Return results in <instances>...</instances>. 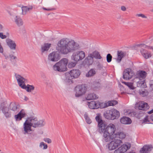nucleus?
<instances>
[{
	"mask_svg": "<svg viewBox=\"0 0 153 153\" xmlns=\"http://www.w3.org/2000/svg\"><path fill=\"white\" fill-rule=\"evenodd\" d=\"M140 94L143 97H144L146 96L148 94V93L146 91H140Z\"/></svg>",
	"mask_w": 153,
	"mask_h": 153,
	"instance_id": "obj_41",
	"label": "nucleus"
},
{
	"mask_svg": "<svg viewBox=\"0 0 153 153\" xmlns=\"http://www.w3.org/2000/svg\"><path fill=\"white\" fill-rule=\"evenodd\" d=\"M7 36L5 35H4L2 33H0V37L2 39H5Z\"/></svg>",
	"mask_w": 153,
	"mask_h": 153,
	"instance_id": "obj_50",
	"label": "nucleus"
},
{
	"mask_svg": "<svg viewBox=\"0 0 153 153\" xmlns=\"http://www.w3.org/2000/svg\"><path fill=\"white\" fill-rule=\"evenodd\" d=\"M85 53L83 51H77L73 53L71 56L72 60L77 62L78 61L81 60L85 57Z\"/></svg>",
	"mask_w": 153,
	"mask_h": 153,
	"instance_id": "obj_9",
	"label": "nucleus"
},
{
	"mask_svg": "<svg viewBox=\"0 0 153 153\" xmlns=\"http://www.w3.org/2000/svg\"><path fill=\"white\" fill-rule=\"evenodd\" d=\"M1 150L0 149V152H1Z\"/></svg>",
	"mask_w": 153,
	"mask_h": 153,
	"instance_id": "obj_61",
	"label": "nucleus"
},
{
	"mask_svg": "<svg viewBox=\"0 0 153 153\" xmlns=\"http://www.w3.org/2000/svg\"><path fill=\"white\" fill-rule=\"evenodd\" d=\"M111 114L112 120L117 119L120 115L119 111L114 108L111 109Z\"/></svg>",
	"mask_w": 153,
	"mask_h": 153,
	"instance_id": "obj_21",
	"label": "nucleus"
},
{
	"mask_svg": "<svg viewBox=\"0 0 153 153\" xmlns=\"http://www.w3.org/2000/svg\"><path fill=\"white\" fill-rule=\"evenodd\" d=\"M95 119L98 123V130L100 134L103 133L107 126L105 121L103 120L101 117L97 116Z\"/></svg>",
	"mask_w": 153,
	"mask_h": 153,
	"instance_id": "obj_8",
	"label": "nucleus"
},
{
	"mask_svg": "<svg viewBox=\"0 0 153 153\" xmlns=\"http://www.w3.org/2000/svg\"><path fill=\"white\" fill-rule=\"evenodd\" d=\"M91 54H92L93 58H94L97 59H101L102 58L100 54L97 51H94Z\"/></svg>",
	"mask_w": 153,
	"mask_h": 153,
	"instance_id": "obj_30",
	"label": "nucleus"
},
{
	"mask_svg": "<svg viewBox=\"0 0 153 153\" xmlns=\"http://www.w3.org/2000/svg\"><path fill=\"white\" fill-rule=\"evenodd\" d=\"M85 117L86 123L88 124H90L91 123V121L87 114L85 115Z\"/></svg>",
	"mask_w": 153,
	"mask_h": 153,
	"instance_id": "obj_39",
	"label": "nucleus"
},
{
	"mask_svg": "<svg viewBox=\"0 0 153 153\" xmlns=\"http://www.w3.org/2000/svg\"><path fill=\"white\" fill-rule=\"evenodd\" d=\"M143 56L145 59H147L151 56V53L148 52L147 54H143Z\"/></svg>",
	"mask_w": 153,
	"mask_h": 153,
	"instance_id": "obj_45",
	"label": "nucleus"
},
{
	"mask_svg": "<svg viewBox=\"0 0 153 153\" xmlns=\"http://www.w3.org/2000/svg\"><path fill=\"white\" fill-rule=\"evenodd\" d=\"M96 74V71L94 69H91L86 74L87 77H89L94 76Z\"/></svg>",
	"mask_w": 153,
	"mask_h": 153,
	"instance_id": "obj_33",
	"label": "nucleus"
},
{
	"mask_svg": "<svg viewBox=\"0 0 153 153\" xmlns=\"http://www.w3.org/2000/svg\"><path fill=\"white\" fill-rule=\"evenodd\" d=\"M153 113V109L151 110L150 111L148 112V113L149 114H151Z\"/></svg>",
	"mask_w": 153,
	"mask_h": 153,
	"instance_id": "obj_54",
	"label": "nucleus"
},
{
	"mask_svg": "<svg viewBox=\"0 0 153 153\" xmlns=\"http://www.w3.org/2000/svg\"><path fill=\"white\" fill-rule=\"evenodd\" d=\"M22 88L25 89L27 92H30L32 91H33L35 88L34 87L33 85H30L29 84L27 85L26 86H22Z\"/></svg>",
	"mask_w": 153,
	"mask_h": 153,
	"instance_id": "obj_27",
	"label": "nucleus"
},
{
	"mask_svg": "<svg viewBox=\"0 0 153 153\" xmlns=\"http://www.w3.org/2000/svg\"><path fill=\"white\" fill-rule=\"evenodd\" d=\"M103 102H100L99 101H91L88 102V105L89 107L91 109H97L99 108H104L103 105L102 104Z\"/></svg>",
	"mask_w": 153,
	"mask_h": 153,
	"instance_id": "obj_11",
	"label": "nucleus"
},
{
	"mask_svg": "<svg viewBox=\"0 0 153 153\" xmlns=\"http://www.w3.org/2000/svg\"><path fill=\"white\" fill-rule=\"evenodd\" d=\"M136 16L138 17H141L144 18H147L146 16L143 14H137L136 15Z\"/></svg>",
	"mask_w": 153,
	"mask_h": 153,
	"instance_id": "obj_47",
	"label": "nucleus"
},
{
	"mask_svg": "<svg viewBox=\"0 0 153 153\" xmlns=\"http://www.w3.org/2000/svg\"><path fill=\"white\" fill-rule=\"evenodd\" d=\"M15 22L18 26H22L23 24V22L22 19L19 17L16 16L15 18Z\"/></svg>",
	"mask_w": 153,
	"mask_h": 153,
	"instance_id": "obj_28",
	"label": "nucleus"
},
{
	"mask_svg": "<svg viewBox=\"0 0 153 153\" xmlns=\"http://www.w3.org/2000/svg\"><path fill=\"white\" fill-rule=\"evenodd\" d=\"M93 85V88L94 90H96L99 89L101 87L100 83L97 82H95L94 84Z\"/></svg>",
	"mask_w": 153,
	"mask_h": 153,
	"instance_id": "obj_35",
	"label": "nucleus"
},
{
	"mask_svg": "<svg viewBox=\"0 0 153 153\" xmlns=\"http://www.w3.org/2000/svg\"><path fill=\"white\" fill-rule=\"evenodd\" d=\"M116 130L115 126L113 124L110 123L106 126L102 133V139L103 141L108 142L114 139L106 145V147L109 150L116 149L123 143L121 140L119 139H115L114 137V134Z\"/></svg>",
	"mask_w": 153,
	"mask_h": 153,
	"instance_id": "obj_1",
	"label": "nucleus"
},
{
	"mask_svg": "<svg viewBox=\"0 0 153 153\" xmlns=\"http://www.w3.org/2000/svg\"><path fill=\"white\" fill-rule=\"evenodd\" d=\"M128 153H135L133 151H130Z\"/></svg>",
	"mask_w": 153,
	"mask_h": 153,
	"instance_id": "obj_57",
	"label": "nucleus"
},
{
	"mask_svg": "<svg viewBox=\"0 0 153 153\" xmlns=\"http://www.w3.org/2000/svg\"><path fill=\"white\" fill-rule=\"evenodd\" d=\"M2 111L5 116L7 118H9L11 117V114L8 111V110L6 107H4L2 109Z\"/></svg>",
	"mask_w": 153,
	"mask_h": 153,
	"instance_id": "obj_31",
	"label": "nucleus"
},
{
	"mask_svg": "<svg viewBox=\"0 0 153 153\" xmlns=\"http://www.w3.org/2000/svg\"><path fill=\"white\" fill-rule=\"evenodd\" d=\"M125 53L121 51H118L117 52V57L116 59V61L117 62H120L122 58L125 56Z\"/></svg>",
	"mask_w": 153,
	"mask_h": 153,
	"instance_id": "obj_24",
	"label": "nucleus"
},
{
	"mask_svg": "<svg viewBox=\"0 0 153 153\" xmlns=\"http://www.w3.org/2000/svg\"><path fill=\"white\" fill-rule=\"evenodd\" d=\"M130 89H133L134 87L133 86V83L131 82H123Z\"/></svg>",
	"mask_w": 153,
	"mask_h": 153,
	"instance_id": "obj_38",
	"label": "nucleus"
},
{
	"mask_svg": "<svg viewBox=\"0 0 153 153\" xmlns=\"http://www.w3.org/2000/svg\"><path fill=\"white\" fill-rule=\"evenodd\" d=\"M1 153H4V152H1Z\"/></svg>",
	"mask_w": 153,
	"mask_h": 153,
	"instance_id": "obj_60",
	"label": "nucleus"
},
{
	"mask_svg": "<svg viewBox=\"0 0 153 153\" xmlns=\"http://www.w3.org/2000/svg\"><path fill=\"white\" fill-rule=\"evenodd\" d=\"M68 62L67 58H63L53 66L54 71L59 72H64L67 70V65Z\"/></svg>",
	"mask_w": 153,
	"mask_h": 153,
	"instance_id": "obj_4",
	"label": "nucleus"
},
{
	"mask_svg": "<svg viewBox=\"0 0 153 153\" xmlns=\"http://www.w3.org/2000/svg\"><path fill=\"white\" fill-rule=\"evenodd\" d=\"M114 134L116 137H117L121 139H124L126 136V134L123 131L118 132Z\"/></svg>",
	"mask_w": 153,
	"mask_h": 153,
	"instance_id": "obj_29",
	"label": "nucleus"
},
{
	"mask_svg": "<svg viewBox=\"0 0 153 153\" xmlns=\"http://www.w3.org/2000/svg\"><path fill=\"white\" fill-rule=\"evenodd\" d=\"M43 146V149H46L48 148L47 145L45 143L43 142H41L39 144V147L42 148V146Z\"/></svg>",
	"mask_w": 153,
	"mask_h": 153,
	"instance_id": "obj_42",
	"label": "nucleus"
},
{
	"mask_svg": "<svg viewBox=\"0 0 153 153\" xmlns=\"http://www.w3.org/2000/svg\"><path fill=\"white\" fill-rule=\"evenodd\" d=\"M79 48V44L74 40L64 38L58 41L56 49L60 53L65 55Z\"/></svg>",
	"mask_w": 153,
	"mask_h": 153,
	"instance_id": "obj_2",
	"label": "nucleus"
},
{
	"mask_svg": "<svg viewBox=\"0 0 153 153\" xmlns=\"http://www.w3.org/2000/svg\"><path fill=\"white\" fill-rule=\"evenodd\" d=\"M144 114V113H143L142 114Z\"/></svg>",
	"mask_w": 153,
	"mask_h": 153,
	"instance_id": "obj_59",
	"label": "nucleus"
},
{
	"mask_svg": "<svg viewBox=\"0 0 153 153\" xmlns=\"http://www.w3.org/2000/svg\"><path fill=\"white\" fill-rule=\"evenodd\" d=\"M121 9L123 11H125L126 10V8L124 6H122L121 7Z\"/></svg>",
	"mask_w": 153,
	"mask_h": 153,
	"instance_id": "obj_52",
	"label": "nucleus"
},
{
	"mask_svg": "<svg viewBox=\"0 0 153 153\" xmlns=\"http://www.w3.org/2000/svg\"><path fill=\"white\" fill-rule=\"evenodd\" d=\"M98 96L94 93L88 94L85 97L87 100H95L98 99Z\"/></svg>",
	"mask_w": 153,
	"mask_h": 153,
	"instance_id": "obj_22",
	"label": "nucleus"
},
{
	"mask_svg": "<svg viewBox=\"0 0 153 153\" xmlns=\"http://www.w3.org/2000/svg\"><path fill=\"white\" fill-rule=\"evenodd\" d=\"M151 119L153 121V114H152L150 117Z\"/></svg>",
	"mask_w": 153,
	"mask_h": 153,
	"instance_id": "obj_55",
	"label": "nucleus"
},
{
	"mask_svg": "<svg viewBox=\"0 0 153 153\" xmlns=\"http://www.w3.org/2000/svg\"><path fill=\"white\" fill-rule=\"evenodd\" d=\"M51 44L50 43H45L44 45L41 47V51L43 53L45 51H47L50 48L51 46Z\"/></svg>",
	"mask_w": 153,
	"mask_h": 153,
	"instance_id": "obj_26",
	"label": "nucleus"
},
{
	"mask_svg": "<svg viewBox=\"0 0 153 153\" xmlns=\"http://www.w3.org/2000/svg\"><path fill=\"white\" fill-rule=\"evenodd\" d=\"M149 122L148 119V116H146L142 120V123H147Z\"/></svg>",
	"mask_w": 153,
	"mask_h": 153,
	"instance_id": "obj_44",
	"label": "nucleus"
},
{
	"mask_svg": "<svg viewBox=\"0 0 153 153\" xmlns=\"http://www.w3.org/2000/svg\"><path fill=\"white\" fill-rule=\"evenodd\" d=\"M131 146L130 144L127 143L123 144L116 149L114 152V153H124L126 152L129 149Z\"/></svg>",
	"mask_w": 153,
	"mask_h": 153,
	"instance_id": "obj_10",
	"label": "nucleus"
},
{
	"mask_svg": "<svg viewBox=\"0 0 153 153\" xmlns=\"http://www.w3.org/2000/svg\"><path fill=\"white\" fill-rule=\"evenodd\" d=\"M134 74L131 68H127L124 70L123 72V78L126 80L131 79Z\"/></svg>",
	"mask_w": 153,
	"mask_h": 153,
	"instance_id": "obj_13",
	"label": "nucleus"
},
{
	"mask_svg": "<svg viewBox=\"0 0 153 153\" xmlns=\"http://www.w3.org/2000/svg\"><path fill=\"white\" fill-rule=\"evenodd\" d=\"M94 58L91 54H89L88 56L85 59L84 62L88 65H91L94 62Z\"/></svg>",
	"mask_w": 153,
	"mask_h": 153,
	"instance_id": "obj_18",
	"label": "nucleus"
},
{
	"mask_svg": "<svg viewBox=\"0 0 153 153\" xmlns=\"http://www.w3.org/2000/svg\"><path fill=\"white\" fill-rule=\"evenodd\" d=\"M152 88H153V84L152 85Z\"/></svg>",
	"mask_w": 153,
	"mask_h": 153,
	"instance_id": "obj_58",
	"label": "nucleus"
},
{
	"mask_svg": "<svg viewBox=\"0 0 153 153\" xmlns=\"http://www.w3.org/2000/svg\"><path fill=\"white\" fill-rule=\"evenodd\" d=\"M76 62H69L68 65V68H71L74 67L76 65Z\"/></svg>",
	"mask_w": 153,
	"mask_h": 153,
	"instance_id": "obj_37",
	"label": "nucleus"
},
{
	"mask_svg": "<svg viewBox=\"0 0 153 153\" xmlns=\"http://www.w3.org/2000/svg\"><path fill=\"white\" fill-rule=\"evenodd\" d=\"M28 98L27 97H26V96L25 97L24 100H25L27 101L28 100Z\"/></svg>",
	"mask_w": 153,
	"mask_h": 153,
	"instance_id": "obj_56",
	"label": "nucleus"
},
{
	"mask_svg": "<svg viewBox=\"0 0 153 153\" xmlns=\"http://www.w3.org/2000/svg\"><path fill=\"white\" fill-rule=\"evenodd\" d=\"M112 56L110 54H108L106 56L107 61L108 62H110L112 60Z\"/></svg>",
	"mask_w": 153,
	"mask_h": 153,
	"instance_id": "obj_40",
	"label": "nucleus"
},
{
	"mask_svg": "<svg viewBox=\"0 0 153 153\" xmlns=\"http://www.w3.org/2000/svg\"><path fill=\"white\" fill-rule=\"evenodd\" d=\"M44 120H38L37 118L33 117H28L23 125L24 134H30L32 131L31 127L34 128L42 127L45 124Z\"/></svg>",
	"mask_w": 153,
	"mask_h": 153,
	"instance_id": "obj_3",
	"label": "nucleus"
},
{
	"mask_svg": "<svg viewBox=\"0 0 153 153\" xmlns=\"http://www.w3.org/2000/svg\"><path fill=\"white\" fill-rule=\"evenodd\" d=\"M120 122L124 124H130L132 122L131 120L129 117H122L120 119Z\"/></svg>",
	"mask_w": 153,
	"mask_h": 153,
	"instance_id": "obj_20",
	"label": "nucleus"
},
{
	"mask_svg": "<svg viewBox=\"0 0 153 153\" xmlns=\"http://www.w3.org/2000/svg\"><path fill=\"white\" fill-rule=\"evenodd\" d=\"M3 55L4 56L6 59L7 60L9 58L10 55L7 53L4 52L3 53Z\"/></svg>",
	"mask_w": 153,
	"mask_h": 153,
	"instance_id": "obj_43",
	"label": "nucleus"
},
{
	"mask_svg": "<svg viewBox=\"0 0 153 153\" xmlns=\"http://www.w3.org/2000/svg\"><path fill=\"white\" fill-rule=\"evenodd\" d=\"M80 74V72L79 69L72 70L68 73L65 74V80L68 83H72V79L78 77Z\"/></svg>",
	"mask_w": 153,
	"mask_h": 153,
	"instance_id": "obj_6",
	"label": "nucleus"
},
{
	"mask_svg": "<svg viewBox=\"0 0 153 153\" xmlns=\"http://www.w3.org/2000/svg\"><path fill=\"white\" fill-rule=\"evenodd\" d=\"M152 11H153V9H152Z\"/></svg>",
	"mask_w": 153,
	"mask_h": 153,
	"instance_id": "obj_62",
	"label": "nucleus"
},
{
	"mask_svg": "<svg viewBox=\"0 0 153 153\" xmlns=\"http://www.w3.org/2000/svg\"><path fill=\"white\" fill-rule=\"evenodd\" d=\"M44 140L45 142H47L48 143H50L52 142L51 140L48 138H45L44 139Z\"/></svg>",
	"mask_w": 153,
	"mask_h": 153,
	"instance_id": "obj_46",
	"label": "nucleus"
},
{
	"mask_svg": "<svg viewBox=\"0 0 153 153\" xmlns=\"http://www.w3.org/2000/svg\"><path fill=\"white\" fill-rule=\"evenodd\" d=\"M135 47H141V48L142 47V48H150V49H153V48L152 47H149V46H148L146 45H145L144 44H139L135 46Z\"/></svg>",
	"mask_w": 153,
	"mask_h": 153,
	"instance_id": "obj_36",
	"label": "nucleus"
},
{
	"mask_svg": "<svg viewBox=\"0 0 153 153\" xmlns=\"http://www.w3.org/2000/svg\"><path fill=\"white\" fill-rule=\"evenodd\" d=\"M43 9H44L45 10H47V11H51L53 10L54 9L53 8H45L44 7H43L42 8Z\"/></svg>",
	"mask_w": 153,
	"mask_h": 153,
	"instance_id": "obj_51",
	"label": "nucleus"
},
{
	"mask_svg": "<svg viewBox=\"0 0 153 153\" xmlns=\"http://www.w3.org/2000/svg\"><path fill=\"white\" fill-rule=\"evenodd\" d=\"M135 107L136 109L143 111H146L149 108L148 104L143 101H140L137 102L135 104Z\"/></svg>",
	"mask_w": 153,
	"mask_h": 153,
	"instance_id": "obj_12",
	"label": "nucleus"
},
{
	"mask_svg": "<svg viewBox=\"0 0 153 153\" xmlns=\"http://www.w3.org/2000/svg\"><path fill=\"white\" fill-rule=\"evenodd\" d=\"M118 102L116 100H113L109 101L108 102L103 103L102 104L103 105L104 108L110 106H113L117 104Z\"/></svg>",
	"mask_w": 153,
	"mask_h": 153,
	"instance_id": "obj_23",
	"label": "nucleus"
},
{
	"mask_svg": "<svg viewBox=\"0 0 153 153\" xmlns=\"http://www.w3.org/2000/svg\"><path fill=\"white\" fill-rule=\"evenodd\" d=\"M32 7H28L27 6L23 7H22V13L23 15H25L26 14L27 12L30 10L32 9Z\"/></svg>",
	"mask_w": 153,
	"mask_h": 153,
	"instance_id": "obj_34",
	"label": "nucleus"
},
{
	"mask_svg": "<svg viewBox=\"0 0 153 153\" xmlns=\"http://www.w3.org/2000/svg\"><path fill=\"white\" fill-rule=\"evenodd\" d=\"M10 60L11 61L13 59H17V57L16 56H14L12 54H10L9 57Z\"/></svg>",
	"mask_w": 153,
	"mask_h": 153,
	"instance_id": "obj_49",
	"label": "nucleus"
},
{
	"mask_svg": "<svg viewBox=\"0 0 153 153\" xmlns=\"http://www.w3.org/2000/svg\"><path fill=\"white\" fill-rule=\"evenodd\" d=\"M26 114L24 109H22L19 113L15 115L14 117L16 121H19L22 120V118L26 117Z\"/></svg>",
	"mask_w": 153,
	"mask_h": 153,
	"instance_id": "obj_17",
	"label": "nucleus"
},
{
	"mask_svg": "<svg viewBox=\"0 0 153 153\" xmlns=\"http://www.w3.org/2000/svg\"><path fill=\"white\" fill-rule=\"evenodd\" d=\"M74 90L75 96L79 97L85 94L87 91V88L84 85H78L75 87Z\"/></svg>",
	"mask_w": 153,
	"mask_h": 153,
	"instance_id": "obj_7",
	"label": "nucleus"
},
{
	"mask_svg": "<svg viewBox=\"0 0 153 153\" xmlns=\"http://www.w3.org/2000/svg\"><path fill=\"white\" fill-rule=\"evenodd\" d=\"M3 26L2 25L0 24V31H1L3 29Z\"/></svg>",
	"mask_w": 153,
	"mask_h": 153,
	"instance_id": "obj_53",
	"label": "nucleus"
},
{
	"mask_svg": "<svg viewBox=\"0 0 153 153\" xmlns=\"http://www.w3.org/2000/svg\"><path fill=\"white\" fill-rule=\"evenodd\" d=\"M140 52L142 55H143V54H147V53H148V52L146 50L143 49H142L141 50Z\"/></svg>",
	"mask_w": 153,
	"mask_h": 153,
	"instance_id": "obj_48",
	"label": "nucleus"
},
{
	"mask_svg": "<svg viewBox=\"0 0 153 153\" xmlns=\"http://www.w3.org/2000/svg\"><path fill=\"white\" fill-rule=\"evenodd\" d=\"M137 77L135 79H139L137 82V87L142 88L145 87V78L146 76V72L144 71H139L137 72Z\"/></svg>",
	"mask_w": 153,
	"mask_h": 153,
	"instance_id": "obj_5",
	"label": "nucleus"
},
{
	"mask_svg": "<svg viewBox=\"0 0 153 153\" xmlns=\"http://www.w3.org/2000/svg\"><path fill=\"white\" fill-rule=\"evenodd\" d=\"M60 59L59 54L56 51H53L50 53L48 56L49 60L52 62H56Z\"/></svg>",
	"mask_w": 153,
	"mask_h": 153,
	"instance_id": "obj_14",
	"label": "nucleus"
},
{
	"mask_svg": "<svg viewBox=\"0 0 153 153\" xmlns=\"http://www.w3.org/2000/svg\"><path fill=\"white\" fill-rule=\"evenodd\" d=\"M7 45L12 50L16 49V45L14 41H13L9 39H7L6 40Z\"/></svg>",
	"mask_w": 153,
	"mask_h": 153,
	"instance_id": "obj_19",
	"label": "nucleus"
},
{
	"mask_svg": "<svg viewBox=\"0 0 153 153\" xmlns=\"http://www.w3.org/2000/svg\"><path fill=\"white\" fill-rule=\"evenodd\" d=\"M15 77L20 87L22 88V86H25V82H27V79L18 74H15Z\"/></svg>",
	"mask_w": 153,
	"mask_h": 153,
	"instance_id": "obj_15",
	"label": "nucleus"
},
{
	"mask_svg": "<svg viewBox=\"0 0 153 153\" xmlns=\"http://www.w3.org/2000/svg\"><path fill=\"white\" fill-rule=\"evenodd\" d=\"M17 108V105L15 103H11L10 105L9 108L12 111H16Z\"/></svg>",
	"mask_w": 153,
	"mask_h": 153,
	"instance_id": "obj_32",
	"label": "nucleus"
},
{
	"mask_svg": "<svg viewBox=\"0 0 153 153\" xmlns=\"http://www.w3.org/2000/svg\"><path fill=\"white\" fill-rule=\"evenodd\" d=\"M111 115V109L106 111L104 114V116L106 118L112 120Z\"/></svg>",
	"mask_w": 153,
	"mask_h": 153,
	"instance_id": "obj_25",
	"label": "nucleus"
},
{
	"mask_svg": "<svg viewBox=\"0 0 153 153\" xmlns=\"http://www.w3.org/2000/svg\"><path fill=\"white\" fill-rule=\"evenodd\" d=\"M152 145H146L143 146L140 151V153H149L152 150Z\"/></svg>",
	"mask_w": 153,
	"mask_h": 153,
	"instance_id": "obj_16",
	"label": "nucleus"
}]
</instances>
